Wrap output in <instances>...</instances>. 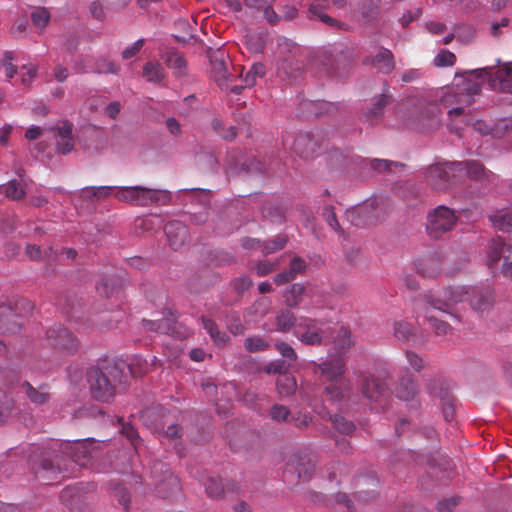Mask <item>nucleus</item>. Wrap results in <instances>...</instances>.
I'll return each mask as SVG.
<instances>
[{"label": "nucleus", "mask_w": 512, "mask_h": 512, "mask_svg": "<svg viewBox=\"0 0 512 512\" xmlns=\"http://www.w3.org/2000/svg\"><path fill=\"white\" fill-rule=\"evenodd\" d=\"M55 447L42 452L39 456L32 454L29 461L32 470L47 480H56L58 474L63 477L73 472V464L86 466L95 453L96 441L93 438L56 443Z\"/></svg>", "instance_id": "nucleus-1"}, {"label": "nucleus", "mask_w": 512, "mask_h": 512, "mask_svg": "<svg viewBox=\"0 0 512 512\" xmlns=\"http://www.w3.org/2000/svg\"><path fill=\"white\" fill-rule=\"evenodd\" d=\"M352 345L350 330L341 327L333 341L336 355L321 363L313 362V372L319 377L323 396L332 403H340L352 391L350 380L344 378L346 361L342 357Z\"/></svg>", "instance_id": "nucleus-2"}, {"label": "nucleus", "mask_w": 512, "mask_h": 512, "mask_svg": "<svg viewBox=\"0 0 512 512\" xmlns=\"http://www.w3.org/2000/svg\"><path fill=\"white\" fill-rule=\"evenodd\" d=\"M488 68L465 71L461 79L449 88L441 97V102L448 111L449 120L454 122L457 117L474 102V96L480 94L482 86L488 83Z\"/></svg>", "instance_id": "nucleus-3"}, {"label": "nucleus", "mask_w": 512, "mask_h": 512, "mask_svg": "<svg viewBox=\"0 0 512 512\" xmlns=\"http://www.w3.org/2000/svg\"><path fill=\"white\" fill-rule=\"evenodd\" d=\"M125 368L123 362L107 364L102 368H90L86 376L92 398L109 402L118 391L124 390L128 382Z\"/></svg>", "instance_id": "nucleus-4"}, {"label": "nucleus", "mask_w": 512, "mask_h": 512, "mask_svg": "<svg viewBox=\"0 0 512 512\" xmlns=\"http://www.w3.org/2000/svg\"><path fill=\"white\" fill-rule=\"evenodd\" d=\"M114 196L119 201L137 206H148L152 203L166 205L171 201L168 191L143 186L116 187Z\"/></svg>", "instance_id": "nucleus-5"}, {"label": "nucleus", "mask_w": 512, "mask_h": 512, "mask_svg": "<svg viewBox=\"0 0 512 512\" xmlns=\"http://www.w3.org/2000/svg\"><path fill=\"white\" fill-rule=\"evenodd\" d=\"M468 293L469 291L464 286L431 290L424 296L425 304H417L415 308L426 306L429 310L433 308L434 310L449 313L450 308L457 303L463 302L464 295Z\"/></svg>", "instance_id": "nucleus-6"}, {"label": "nucleus", "mask_w": 512, "mask_h": 512, "mask_svg": "<svg viewBox=\"0 0 512 512\" xmlns=\"http://www.w3.org/2000/svg\"><path fill=\"white\" fill-rule=\"evenodd\" d=\"M458 221L454 210L440 205L427 215L426 231L431 238L438 239L451 231Z\"/></svg>", "instance_id": "nucleus-7"}, {"label": "nucleus", "mask_w": 512, "mask_h": 512, "mask_svg": "<svg viewBox=\"0 0 512 512\" xmlns=\"http://www.w3.org/2000/svg\"><path fill=\"white\" fill-rule=\"evenodd\" d=\"M511 247L501 237L493 238L488 253L487 265L492 273H495L498 262L503 259L501 274L504 277H512V261H510Z\"/></svg>", "instance_id": "nucleus-8"}, {"label": "nucleus", "mask_w": 512, "mask_h": 512, "mask_svg": "<svg viewBox=\"0 0 512 512\" xmlns=\"http://www.w3.org/2000/svg\"><path fill=\"white\" fill-rule=\"evenodd\" d=\"M456 171L457 162L436 163L427 169L426 180L434 190L445 191L450 188Z\"/></svg>", "instance_id": "nucleus-9"}, {"label": "nucleus", "mask_w": 512, "mask_h": 512, "mask_svg": "<svg viewBox=\"0 0 512 512\" xmlns=\"http://www.w3.org/2000/svg\"><path fill=\"white\" fill-rule=\"evenodd\" d=\"M358 385L362 396L371 403L381 402L389 395L387 383L372 374L360 372Z\"/></svg>", "instance_id": "nucleus-10"}, {"label": "nucleus", "mask_w": 512, "mask_h": 512, "mask_svg": "<svg viewBox=\"0 0 512 512\" xmlns=\"http://www.w3.org/2000/svg\"><path fill=\"white\" fill-rule=\"evenodd\" d=\"M210 62L215 82L222 90H227L229 83H233L236 80V75L229 70L232 63L228 56L222 51H216L211 55Z\"/></svg>", "instance_id": "nucleus-11"}, {"label": "nucleus", "mask_w": 512, "mask_h": 512, "mask_svg": "<svg viewBox=\"0 0 512 512\" xmlns=\"http://www.w3.org/2000/svg\"><path fill=\"white\" fill-rule=\"evenodd\" d=\"M297 336L305 345H320L325 338V332L320 326V322L309 318L300 317L297 323Z\"/></svg>", "instance_id": "nucleus-12"}, {"label": "nucleus", "mask_w": 512, "mask_h": 512, "mask_svg": "<svg viewBox=\"0 0 512 512\" xmlns=\"http://www.w3.org/2000/svg\"><path fill=\"white\" fill-rule=\"evenodd\" d=\"M378 201H366L346 211V219L354 226H363L376 221L379 217Z\"/></svg>", "instance_id": "nucleus-13"}, {"label": "nucleus", "mask_w": 512, "mask_h": 512, "mask_svg": "<svg viewBox=\"0 0 512 512\" xmlns=\"http://www.w3.org/2000/svg\"><path fill=\"white\" fill-rule=\"evenodd\" d=\"M441 124V110L436 103H426L420 106L418 116L413 125L424 131L437 129Z\"/></svg>", "instance_id": "nucleus-14"}, {"label": "nucleus", "mask_w": 512, "mask_h": 512, "mask_svg": "<svg viewBox=\"0 0 512 512\" xmlns=\"http://www.w3.org/2000/svg\"><path fill=\"white\" fill-rule=\"evenodd\" d=\"M488 68V85L493 90L512 93V63L493 69Z\"/></svg>", "instance_id": "nucleus-15"}, {"label": "nucleus", "mask_w": 512, "mask_h": 512, "mask_svg": "<svg viewBox=\"0 0 512 512\" xmlns=\"http://www.w3.org/2000/svg\"><path fill=\"white\" fill-rule=\"evenodd\" d=\"M465 289L469 293L464 295V301L468 300L473 310L483 313L492 307L494 292L489 286L483 288L465 287Z\"/></svg>", "instance_id": "nucleus-16"}, {"label": "nucleus", "mask_w": 512, "mask_h": 512, "mask_svg": "<svg viewBox=\"0 0 512 512\" xmlns=\"http://www.w3.org/2000/svg\"><path fill=\"white\" fill-rule=\"evenodd\" d=\"M47 339L56 348L73 351L77 348L74 336L62 325H54L47 332Z\"/></svg>", "instance_id": "nucleus-17"}, {"label": "nucleus", "mask_w": 512, "mask_h": 512, "mask_svg": "<svg viewBox=\"0 0 512 512\" xmlns=\"http://www.w3.org/2000/svg\"><path fill=\"white\" fill-rule=\"evenodd\" d=\"M315 465L307 454H297L290 458L287 463L285 475L288 472H297L298 479L308 481L311 479Z\"/></svg>", "instance_id": "nucleus-18"}, {"label": "nucleus", "mask_w": 512, "mask_h": 512, "mask_svg": "<svg viewBox=\"0 0 512 512\" xmlns=\"http://www.w3.org/2000/svg\"><path fill=\"white\" fill-rule=\"evenodd\" d=\"M205 490L211 498L226 497L229 493L237 494L240 490L238 483L234 481L223 482L220 478H208L205 483Z\"/></svg>", "instance_id": "nucleus-19"}, {"label": "nucleus", "mask_w": 512, "mask_h": 512, "mask_svg": "<svg viewBox=\"0 0 512 512\" xmlns=\"http://www.w3.org/2000/svg\"><path fill=\"white\" fill-rule=\"evenodd\" d=\"M442 265V256L438 253H433L420 258L416 263V269L423 277L433 278L441 273Z\"/></svg>", "instance_id": "nucleus-20"}, {"label": "nucleus", "mask_w": 512, "mask_h": 512, "mask_svg": "<svg viewBox=\"0 0 512 512\" xmlns=\"http://www.w3.org/2000/svg\"><path fill=\"white\" fill-rule=\"evenodd\" d=\"M73 125L68 121H63L55 130L56 136V149L59 153L66 155L74 148V138L72 136Z\"/></svg>", "instance_id": "nucleus-21"}, {"label": "nucleus", "mask_w": 512, "mask_h": 512, "mask_svg": "<svg viewBox=\"0 0 512 512\" xmlns=\"http://www.w3.org/2000/svg\"><path fill=\"white\" fill-rule=\"evenodd\" d=\"M392 332L397 340L405 343H415L419 338L418 328L406 319L394 320L392 322Z\"/></svg>", "instance_id": "nucleus-22"}, {"label": "nucleus", "mask_w": 512, "mask_h": 512, "mask_svg": "<svg viewBox=\"0 0 512 512\" xmlns=\"http://www.w3.org/2000/svg\"><path fill=\"white\" fill-rule=\"evenodd\" d=\"M165 234L170 246L176 250L182 246L187 239V227L180 221H170L164 227Z\"/></svg>", "instance_id": "nucleus-23"}, {"label": "nucleus", "mask_w": 512, "mask_h": 512, "mask_svg": "<svg viewBox=\"0 0 512 512\" xmlns=\"http://www.w3.org/2000/svg\"><path fill=\"white\" fill-rule=\"evenodd\" d=\"M317 142L310 133L298 134L292 144V150L303 158L312 157L317 150Z\"/></svg>", "instance_id": "nucleus-24"}, {"label": "nucleus", "mask_w": 512, "mask_h": 512, "mask_svg": "<svg viewBox=\"0 0 512 512\" xmlns=\"http://www.w3.org/2000/svg\"><path fill=\"white\" fill-rule=\"evenodd\" d=\"M395 395L398 399L406 402L416 399L418 387L413 375L407 374L399 379L395 387Z\"/></svg>", "instance_id": "nucleus-25"}, {"label": "nucleus", "mask_w": 512, "mask_h": 512, "mask_svg": "<svg viewBox=\"0 0 512 512\" xmlns=\"http://www.w3.org/2000/svg\"><path fill=\"white\" fill-rule=\"evenodd\" d=\"M379 4V0H351L349 6L354 14L369 21L377 16Z\"/></svg>", "instance_id": "nucleus-26"}, {"label": "nucleus", "mask_w": 512, "mask_h": 512, "mask_svg": "<svg viewBox=\"0 0 512 512\" xmlns=\"http://www.w3.org/2000/svg\"><path fill=\"white\" fill-rule=\"evenodd\" d=\"M457 169L458 171L465 170L467 176L474 180H490L494 176L477 160L457 162Z\"/></svg>", "instance_id": "nucleus-27"}, {"label": "nucleus", "mask_w": 512, "mask_h": 512, "mask_svg": "<svg viewBox=\"0 0 512 512\" xmlns=\"http://www.w3.org/2000/svg\"><path fill=\"white\" fill-rule=\"evenodd\" d=\"M414 311L416 313V319L423 316L430 323L435 335L443 336L451 331L450 325L447 322L438 319L426 306L417 307Z\"/></svg>", "instance_id": "nucleus-28"}, {"label": "nucleus", "mask_w": 512, "mask_h": 512, "mask_svg": "<svg viewBox=\"0 0 512 512\" xmlns=\"http://www.w3.org/2000/svg\"><path fill=\"white\" fill-rule=\"evenodd\" d=\"M22 389L26 397L35 405H43L51 398L47 385H41L36 388L28 381H24L22 383Z\"/></svg>", "instance_id": "nucleus-29"}, {"label": "nucleus", "mask_w": 512, "mask_h": 512, "mask_svg": "<svg viewBox=\"0 0 512 512\" xmlns=\"http://www.w3.org/2000/svg\"><path fill=\"white\" fill-rule=\"evenodd\" d=\"M372 65L380 72L388 74L395 68V61L392 52L386 48H380L372 59Z\"/></svg>", "instance_id": "nucleus-30"}, {"label": "nucleus", "mask_w": 512, "mask_h": 512, "mask_svg": "<svg viewBox=\"0 0 512 512\" xmlns=\"http://www.w3.org/2000/svg\"><path fill=\"white\" fill-rule=\"evenodd\" d=\"M115 186L85 187L80 192V197L88 201H98L111 195Z\"/></svg>", "instance_id": "nucleus-31"}, {"label": "nucleus", "mask_w": 512, "mask_h": 512, "mask_svg": "<svg viewBox=\"0 0 512 512\" xmlns=\"http://www.w3.org/2000/svg\"><path fill=\"white\" fill-rule=\"evenodd\" d=\"M165 63L168 68L174 71V74L177 76H182L186 74V60L183 55L175 50H171L167 52L165 58Z\"/></svg>", "instance_id": "nucleus-32"}, {"label": "nucleus", "mask_w": 512, "mask_h": 512, "mask_svg": "<svg viewBox=\"0 0 512 512\" xmlns=\"http://www.w3.org/2000/svg\"><path fill=\"white\" fill-rule=\"evenodd\" d=\"M274 323L277 331L286 333L294 326L297 327L298 322L293 312L290 310H280L275 316Z\"/></svg>", "instance_id": "nucleus-33"}, {"label": "nucleus", "mask_w": 512, "mask_h": 512, "mask_svg": "<svg viewBox=\"0 0 512 512\" xmlns=\"http://www.w3.org/2000/svg\"><path fill=\"white\" fill-rule=\"evenodd\" d=\"M143 77L152 83H160L165 77V71L161 64L147 62L143 67Z\"/></svg>", "instance_id": "nucleus-34"}, {"label": "nucleus", "mask_w": 512, "mask_h": 512, "mask_svg": "<svg viewBox=\"0 0 512 512\" xmlns=\"http://www.w3.org/2000/svg\"><path fill=\"white\" fill-rule=\"evenodd\" d=\"M430 394L438 396L443 400L442 411L446 421H451L454 417V405L452 403V399L448 396L447 389L441 388L439 391H436L433 388L428 387Z\"/></svg>", "instance_id": "nucleus-35"}, {"label": "nucleus", "mask_w": 512, "mask_h": 512, "mask_svg": "<svg viewBox=\"0 0 512 512\" xmlns=\"http://www.w3.org/2000/svg\"><path fill=\"white\" fill-rule=\"evenodd\" d=\"M5 196L13 201H19L24 199L26 196V191L24 189V186L19 180L13 179L10 180L5 188H4Z\"/></svg>", "instance_id": "nucleus-36"}, {"label": "nucleus", "mask_w": 512, "mask_h": 512, "mask_svg": "<svg viewBox=\"0 0 512 512\" xmlns=\"http://www.w3.org/2000/svg\"><path fill=\"white\" fill-rule=\"evenodd\" d=\"M490 221L495 228L503 232H510L512 230L511 212H497L490 216Z\"/></svg>", "instance_id": "nucleus-37"}, {"label": "nucleus", "mask_w": 512, "mask_h": 512, "mask_svg": "<svg viewBox=\"0 0 512 512\" xmlns=\"http://www.w3.org/2000/svg\"><path fill=\"white\" fill-rule=\"evenodd\" d=\"M276 385L278 393L282 397H288L292 395L297 388L296 380L292 376L286 374L279 376Z\"/></svg>", "instance_id": "nucleus-38"}, {"label": "nucleus", "mask_w": 512, "mask_h": 512, "mask_svg": "<svg viewBox=\"0 0 512 512\" xmlns=\"http://www.w3.org/2000/svg\"><path fill=\"white\" fill-rule=\"evenodd\" d=\"M305 293V287L303 284L295 283L285 293V302L289 307H296L302 301V297Z\"/></svg>", "instance_id": "nucleus-39"}, {"label": "nucleus", "mask_w": 512, "mask_h": 512, "mask_svg": "<svg viewBox=\"0 0 512 512\" xmlns=\"http://www.w3.org/2000/svg\"><path fill=\"white\" fill-rule=\"evenodd\" d=\"M204 329L210 335L211 339L217 344H224L228 339L225 333H220L215 322L204 316L201 317Z\"/></svg>", "instance_id": "nucleus-40"}, {"label": "nucleus", "mask_w": 512, "mask_h": 512, "mask_svg": "<svg viewBox=\"0 0 512 512\" xmlns=\"http://www.w3.org/2000/svg\"><path fill=\"white\" fill-rule=\"evenodd\" d=\"M460 117H461L460 122L462 124H464L465 126L472 125L473 129L479 131L481 134H487L489 132V128L485 125V123L483 121H481V120L473 121V119L470 118L469 115L466 114L465 111H464L463 115L459 116V118ZM456 119H458V117ZM451 125L456 130H459L462 128L460 125H458L457 120H455L454 122L451 121Z\"/></svg>", "instance_id": "nucleus-41"}, {"label": "nucleus", "mask_w": 512, "mask_h": 512, "mask_svg": "<svg viewBox=\"0 0 512 512\" xmlns=\"http://www.w3.org/2000/svg\"><path fill=\"white\" fill-rule=\"evenodd\" d=\"M127 368L133 377H140L149 371V362L141 356H135L131 359Z\"/></svg>", "instance_id": "nucleus-42"}, {"label": "nucleus", "mask_w": 512, "mask_h": 512, "mask_svg": "<svg viewBox=\"0 0 512 512\" xmlns=\"http://www.w3.org/2000/svg\"><path fill=\"white\" fill-rule=\"evenodd\" d=\"M212 128L213 130L223 139L225 140H232L236 137L237 132L236 128L232 125L226 127L224 122L219 119L215 118L212 120Z\"/></svg>", "instance_id": "nucleus-43"}, {"label": "nucleus", "mask_w": 512, "mask_h": 512, "mask_svg": "<svg viewBox=\"0 0 512 512\" xmlns=\"http://www.w3.org/2000/svg\"><path fill=\"white\" fill-rule=\"evenodd\" d=\"M331 422L333 428L341 434L349 435L355 430L354 423L341 415L331 417Z\"/></svg>", "instance_id": "nucleus-44"}, {"label": "nucleus", "mask_w": 512, "mask_h": 512, "mask_svg": "<svg viewBox=\"0 0 512 512\" xmlns=\"http://www.w3.org/2000/svg\"><path fill=\"white\" fill-rule=\"evenodd\" d=\"M455 63L456 55L447 49H441L433 59L435 67H449L453 66Z\"/></svg>", "instance_id": "nucleus-45"}, {"label": "nucleus", "mask_w": 512, "mask_h": 512, "mask_svg": "<svg viewBox=\"0 0 512 512\" xmlns=\"http://www.w3.org/2000/svg\"><path fill=\"white\" fill-rule=\"evenodd\" d=\"M365 483H368L371 486V488H369L368 490H363V489L357 490L355 492V495L359 499L368 500L369 498L374 496V493L377 488V481L373 478H369V479L368 478H358L357 479V487H361Z\"/></svg>", "instance_id": "nucleus-46"}, {"label": "nucleus", "mask_w": 512, "mask_h": 512, "mask_svg": "<svg viewBox=\"0 0 512 512\" xmlns=\"http://www.w3.org/2000/svg\"><path fill=\"white\" fill-rule=\"evenodd\" d=\"M265 75V66L262 63H255L251 69L246 73L243 78L245 86H253L256 83L257 77H263Z\"/></svg>", "instance_id": "nucleus-47"}, {"label": "nucleus", "mask_w": 512, "mask_h": 512, "mask_svg": "<svg viewBox=\"0 0 512 512\" xmlns=\"http://www.w3.org/2000/svg\"><path fill=\"white\" fill-rule=\"evenodd\" d=\"M390 99L391 97L388 94L385 92L382 93L373 104V107L367 111V117L373 118L380 116L384 107L390 102Z\"/></svg>", "instance_id": "nucleus-48"}, {"label": "nucleus", "mask_w": 512, "mask_h": 512, "mask_svg": "<svg viewBox=\"0 0 512 512\" xmlns=\"http://www.w3.org/2000/svg\"><path fill=\"white\" fill-rule=\"evenodd\" d=\"M292 414L286 406L275 404L270 410V417L274 421L290 423Z\"/></svg>", "instance_id": "nucleus-49"}, {"label": "nucleus", "mask_w": 512, "mask_h": 512, "mask_svg": "<svg viewBox=\"0 0 512 512\" xmlns=\"http://www.w3.org/2000/svg\"><path fill=\"white\" fill-rule=\"evenodd\" d=\"M287 243V237L285 235H278L273 240L266 243L263 248L262 252L264 255H268L271 253H275L285 247Z\"/></svg>", "instance_id": "nucleus-50"}, {"label": "nucleus", "mask_w": 512, "mask_h": 512, "mask_svg": "<svg viewBox=\"0 0 512 512\" xmlns=\"http://www.w3.org/2000/svg\"><path fill=\"white\" fill-rule=\"evenodd\" d=\"M244 346L249 352L264 351L269 347V344L262 337H250L244 342Z\"/></svg>", "instance_id": "nucleus-51"}, {"label": "nucleus", "mask_w": 512, "mask_h": 512, "mask_svg": "<svg viewBox=\"0 0 512 512\" xmlns=\"http://www.w3.org/2000/svg\"><path fill=\"white\" fill-rule=\"evenodd\" d=\"M323 216H324L326 222L328 223V225L332 229H334L339 234L342 233V229H341V227L339 225V222L337 220V217H336V214H335L333 206H325L324 209H323Z\"/></svg>", "instance_id": "nucleus-52"}, {"label": "nucleus", "mask_w": 512, "mask_h": 512, "mask_svg": "<svg viewBox=\"0 0 512 512\" xmlns=\"http://www.w3.org/2000/svg\"><path fill=\"white\" fill-rule=\"evenodd\" d=\"M32 22L35 27L43 29L50 20V15L46 9H39L32 13Z\"/></svg>", "instance_id": "nucleus-53"}, {"label": "nucleus", "mask_w": 512, "mask_h": 512, "mask_svg": "<svg viewBox=\"0 0 512 512\" xmlns=\"http://www.w3.org/2000/svg\"><path fill=\"white\" fill-rule=\"evenodd\" d=\"M121 433L131 442L132 446L137 449L140 438L135 427L130 423H125L122 425Z\"/></svg>", "instance_id": "nucleus-54"}, {"label": "nucleus", "mask_w": 512, "mask_h": 512, "mask_svg": "<svg viewBox=\"0 0 512 512\" xmlns=\"http://www.w3.org/2000/svg\"><path fill=\"white\" fill-rule=\"evenodd\" d=\"M405 357L409 366L416 372H420L424 368V360L414 351L406 350Z\"/></svg>", "instance_id": "nucleus-55"}, {"label": "nucleus", "mask_w": 512, "mask_h": 512, "mask_svg": "<svg viewBox=\"0 0 512 512\" xmlns=\"http://www.w3.org/2000/svg\"><path fill=\"white\" fill-rule=\"evenodd\" d=\"M113 497L118 500L125 511L129 510L130 495L124 487L116 486L113 489Z\"/></svg>", "instance_id": "nucleus-56"}, {"label": "nucleus", "mask_w": 512, "mask_h": 512, "mask_svg": "<svg viewBox=\"0 0 512 512\" xmlns=\"http://www.w3.org/2000/svg\"><path fill=\"white\" fill-rule=\"evenodd\" d=\"M14 60V53L12 51H5L2 60V66L5 68V74L8 78H12L17 73V68L12 64Z\"/></svg>", "instance_id": "nucleus-57"}, {"label": "nucleus", "mask_w": 512, "mask_h": 512, "mask_svg": "<svg viewBox=\"0 0 512 512\" xmlns=\"http://www.w3.org/2000/svg\"><path fill=\"white\" fill-rule=\"evenodd\" d=\"M306 268V262L301 257L295 256L290 261L288 271L293 275L294 278H296L298 274L304 273Z\"/></svg>", "instance_id": "nucleus-58"}, {"label": "nucleus", "mask_w": 512, "mask_h": 512, "mask_svg": "<svg viewBox=\"0 0 512 512\" xmlns=\"http://www.w3.org/2000/svg\"><path fill=\"white\" fill-rule=\"evenodd\" d=\"M309 11L313 16H317L319 18V20H321L323 23L327 24L328 26L337 27L340 25L336 19L330 17L326 13L321 12L315 5H311L309 8Z\"/></svg>", "instance_id": "nucleus-59"}, {"label": "nucleus", "mask_w": 512, "mask_h": 512, "mask_svg": "<svg viewBox=\"0 0 512 512\" xmlns=\"http://www.w3.org/2000/svg\"><path fill=\"white\" fill-rule=\"evenodd\" d=\"M275 347L284 358L291 361H295L297 359L295 350L289 344L285 342H277Z\"/></svg>", "instance_id": "nucleus-60"}, {"label": "nucleus", "mask_w": 512, "mask_h": 512, "mask_svg": "<svg viewBox=\"0 0 512 512\" xmlns=\"http://www.w3.org/2000/svg\"><path fill=\"white\" fill-rule=\"evenodd\" d=\"M254 269L258 276H266L275 269V264L270 261H259L254 265Z\"/></svg>", "instance_id": "nucleus-61"}, {"label": "nucleus", "mask_w": 512, "mask_h": 512, "mask_svg": "<svg viewBox=\"0 0 512 512\" xmlns=\"http://www.w3.org/2000/svg\"><path fill=\"white\" fill-rule=\"evenodd\" d=\"M143 45H144V39L137 40L131 46L125 48L122 51V58L130 59V58L134 57L142 49Z\"/></svg>", "instance_id": "nucleus-62"}, {"label": "nucleus", "mask_w": 512, "mask_h": 512, "mask_svg": "<svg viewBox=\"0 0 512 512\" xmlns=\"http://www.w3.org/2000/svg\"><path fill=\"white\" fill-rule=\"evenodd\" d=\"M15 309L17 311V314L19 315H26L33 311L34 305L31 301L25 298H21L16 301L15 303Z\"/></svg>", "instance_id": "nucleus-63"}, {"label": "nucleus", "mask_w": 512, "mask_h": 512, "mask_svg": "<svg viewBox=\"0 0 512 512\" xmlns=\"http://www.w3.org/2000/svg\"><path fill=\"white\" fill-rule=\"evenodd\" d=\"M113 284L110 279H102L97 285L96 290L97 292L106 298L110 297V294L113 292Z\"/></svg>", "instance_id": "nucleus-64"}]
</instances>
